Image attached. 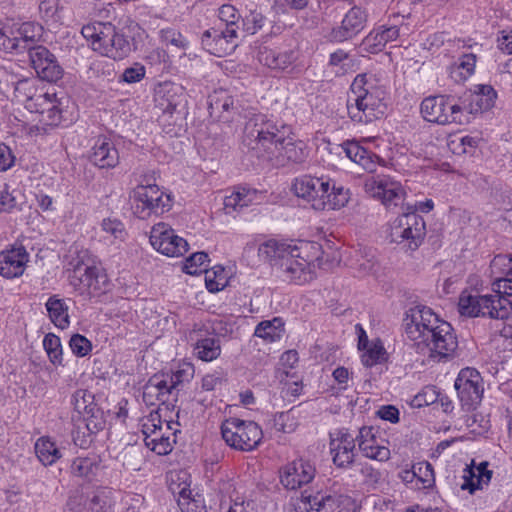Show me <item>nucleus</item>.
Masks as SVG:
<instances>
[{
    "label": "nucleus",
    "instance_id": "f257e3e1",
    "mask_svg": "<svg viewBox=\"0 0 512 512\" xmlns=\"http://www.w3.org/2000/svg\"><path fill=\"white\" fill-rule=\"evenodd\" d=\"M285 125H277L265 114H252L245 122L243 143L274 167L302 163L307 156L302 142L287 137Z\"/></svg>",
    "mask_w": 512,
    "mask_h": 512
},
{
    "label": "nucleus",
    "instance_id": "f03ea898",
    "mask_svg": "<svg viewBox=\"0 0 512 512\" xmlns=\"http://www.w3.org/2000/svg\"><path fill=\"white\" fill-rule=\"evenodd\" d=\"M403 322L407 337L418 349H426L430 357L448 358L458 347L451 324L440 319L427 306L417 305L410 308Z\"/></svg>",
    "mask_w": 512,
    "mask_h": 512
},
{
    "label": "nucleus",
    "instance_id": "7ed1b4c3",
    "mask_svg": "<svg viewBox=\"0 0 512 512\" xmlns=\"http://www.w3.org/2000/svg\"><path fill=\"white\" fill-rule=\"evenodd\" d=\"M258 255L289 281L303 284L313 279L311 263L301 256L297 245L270 239L259 246Z\"/></svg>",
    "mask_w": 512,
    "mask_h": 512
},
{
    "label": "nucleus",
    "instance_id": "20e7f679",
    "mask_svg": "<svg viewBox=\"0 0 512 512\" xmlns=\"http://www.w3.org/2000/svg\"><path fill=\"white\" fill-rule=\"evenodd\" d=\"M383 94L381 89L368 83L366 74L357 75L347 101L349 117L355 122L369 123L383 116L387 108Z\"/></svg>",
    "mask_w": 512,
    "mask_h": 512
},
{
    "label": "nucleus",
    "instance_id": "39448f33",
    "mask_svg": "<svg viewBox=\"0 0 512 512\" xmlns=\"http://www.w3.org/2000/svg\"><path fill=\"white\" fill-rule=\"evenodd\" d=\"M92 49L113 60H123L132 52V44L122 31L111 22H93L81 29Z\"/></svg>",
    "mask_w": 512,
    "mask_h": 512
},
{
    "label": "nucleus",
    "instance_id": "423d86ee",
    "mask_svg": "<svg viewBox=\"0 0 512 512\" xmlns=\"http://www.w3.org/2000/svg\"><path fill=\"white\" fill-rule=\"evenodd\" d=\"M83 256H78L70 262L73 267L72 273L69 276L70 284L82 296L89 299L92 297L104 294L109 287V279L105 271L90 263V259Z\"/></svg>",
    "mask_w": 512,
    "mask_h": 512
},
{
    "label": "nucleus",
    "instance_id": "0eeeda50",
    "mask_svg": "<svg viewBox=\"0 0 512 512\" xmlns=\"http://www.w3.org/2000/svg\"><path fill=\"white\" fill-rule=\"evenodd\" d=\"M426 235V223L415 211H407L399 215L392 223L389 237L391 242L403 245L415 251L422 244Z\"/></svg>",
    "mask_w": 512,
    "mask_h": 512
},
{
    "label": "nucleus",
    "instance_id": "6e6552de",
    "mask_svg": "<svg viewBox=\"0 0 512 512\" xmlns=\"http://www.w3.org/2000/svg\"><path fill=\"white\" fill-rule=\"evenodd\" d=\"M423 118L439 125L467 124V118L462 114L458 100L451 95H437L426 97L421 103Z\"/></svg>",
    "mask_w": 512,
    "mask_h": 512
},
{
    "label": "nucleus",
    "instance_id": "1a4fd4ad",
    "mask_svg": "<svg viewBox=\"0 0 512 512\" xmlns=\"http://www.w3.org/2000/svg\"><path fill=\"white\" fill-rule=\"evenodd\" d=\"M221 434L227 445L241 451L255 449L263 437L257 423L238 418L226 419L221 425Z\"/></svg>",
    "mask_w": 512,
    "mask_h": 512
},
{
    "label": "nucleus",
    "instance_id": "9d476101",
    "mask_svg": "<svg viewBox=\"0 0 512 512\" xmlns=\"http://www.w3.org/2000/svg\"><path fill=\"white\" fill-rule=\"evenodd\" d=\"M134 214L140 219L159 216L172 207V198L155 184H140L133 191Z\"/></svg>",
    "mask_w": 512,
    "mask_h": 512
},
{
    "label": "nucleus",
    "instance_id": "9b49d317",
    "mask_svg": "<svg viewBox=\"0 0 512 512\" xmlns=\"http://www.w3.org/2000/svg\"><path fill=\"white\" fill-rule=\"evenodd\" d=\"M454 387L463 409L466 411L476 409L483 396L479 372L472 368L462 369L455 380Z\"/></svg>",
    "mask_w": 512,
    "mask_h": 512
},
{
    "label": "nucleus",
    "instance_id": "f8f14e48",
    "mask_svg": "<svg viewBox=\"0 0 512 512\" xmlns=\"http://www.w3.org/2000/svg\"><path fill=\"white\" fill-rule=\"evenodd\" d=\"M295 195L311 203L315 210H325V198L329 197V179L304 175L293 183Z\"/></svg>",
    "mask_w": 512,
    "mask_h": 512
},
{
    "label": "nucleus",
    "instance_id": "ddd939ff",
    "mask_svg": "<svg viewBox=\"0 0 512 512\" xmlns=\"http://www.w3.org/2000/svg\"><path fill=\"white\" fill-rule=\"evenodd\" d=\"M150 243L158 252L168 257H180L188 251L187 241L176 235L165 223H158L152 227Z\"/></svg>",
    "mask_w": 512,
    "mask_h": 512
},
{
    "label": "nucleus",
    "instance_id": "4468645a",
    "mask_svg": "<svg viewBox=\"0 0 512 512\" xmlns=\"http://www.w3.org/2000/svg\"><path fill=\"white\" fill-rule=\"evenodd\" d=\"M497 93L491 85H476L473 91L465 93L458 98L462 114L467 118V124L471 115L490 110L495 105Z\"/></svg>",
    "mask_w": 512,
    "mask_h": 512
},
{
    "label": "nucleus",
    "instance_id": "2eb2a0df",
    "mask_svg": "<svg viewBox=\"0 0 512 512\" xmlns=\"http://www.w3.org/2000/svg\"><path fill=\"white\" fill-rule=\"evenodd\" d=\"M74 409L83 415L85 429L91 432H99L105 427L103 411L94 402V395L85 389L75 391L72 397Z\"/></svg>",
    "mask_w": 512,
    "mask_h": 512
},
{
    "label": "nucleus",
    "instance_id": "dca6fc26",
    "mask_svg": "<svg viewBox=\"0 0 512 512\" xmlns=\"http://www.w3.org/2000/svg\"><path fill=\"white\" fill-rule=\"evenodd\" d=\"M30 62L39 78L48 82H57L63 77V68L55 55L46 47L38 45L30 49Z\"/></svg>",
    "mask_w": 512,
    "mask_h": 512
},
{
    "label": "nucleus",
    "instance_id": "f3484780",
    "mask_svg": "<svg viewBox=\"0 0 512 512\" xmlns=\"http://www.w3.org/2000/svg\"><path fill=\"white\" fill-rule=\"evenodd\" d=\"M366 22V12L358 6H354L345 14L341 25L331 30L329 38L334 42L350 40L364 29Z\"/></svg>",
    "mask_w": 512,
    "mask_h": 512
},
{
    "label": "nucleus",
    "instance_id": "a211bd4d",
    "mask_svg": "<svg viewBox=\"0 0 512 512\" xmlns=\"http://www.w3.org/2000/svg\"><path fill=\"white\" fill-rule=\"evenodd\" d=\"M315 471L308 461L294 460L280 470V481L285 488L294 490L311 482Z\"/></svg>",
    "mask_w": 512,
    "mask_h": 512
},
{
    "label": "nucleus",
    "instance_id": "6ab92c4d",
    "mask_svg": "<svg viewBox=\"0 0 512 512\" xmlns=\"http://www.w3.org/2000/svg\"><path fill=\"white\" fill-rule=\"evenodd\" d=\"M366 188L375 198L382 200L387 206H398L404 199L405 192L400 183L390 180L386 177H373L366 182Z\"/></svg>",
    "mask_w": 512,
    "mask_h": 512
},
{
    "label": "nucleus",
    "instance_id": "aec40b11",
    "mask_svg": "<svg viewBox=\"0 0 512 512\" xmlns=\"http://www.w3.org/2000/svg\"><path fill=\"white\" fill-rule=\"evenodd\" d=\"M28 261L29 254L22 245L3 251L0 253V275L5 278L19 277L24 273Z\"/></svg>",
    "mask_w": 512,
    "mask_h": 512
},
{
    "label": "nucleus",
    "instance_id": "412c9836",
    "mask_svg": "<svg viewBox=\"0 0 512 512\" xmlns=\"http://www.w3.org/2000/svg\"><path fill=\"white\" fill-rule=\"evenodd\" d=\"M208 110L210 117L223 123H232L238 115L233 97L224 91L209 96Z\"/></svg>",
    "mask_w": 512,
    "mask_h": 512
},
{
    "label": "nucleus",
    "instance_id": "4be33fe9",
    "mask_svg": "<svg viewBox=\"0 0 512 512\" xmlns=\"http://www.w3.org/2000/svg\"><path fill=\"white\" fill-rule=\"evenodd\" d=\"M489 295H471L463 292L459 297L458 309L461 315L468 317L498 316L496 312L489 310Z\"/></svg>",
    "mask_w": 512,
    "mask_h": 512
},
{
    "label": "nucleus",
    "instance_id": "5701e85b",
    "mask_svg": "<svg viewBox=\"0 0 512 512\" xmlns=\"http://www.w3.org/2000/svg\"><path fill=\"white\" fill-rule=\"evenodd\" d=\"M90 161L102 169L114 168L119 162V154L111 142L99 139L93 147Z\"/></svg>",
    "mask_w": 512,
    "mask_h": 512
},
{
    "label": "nucleus",
    "instance_id": "b1692460",
    "mask_svg": "<svg viewBox=\"0 0 512 512\" xmlns=\"http://www.w3.org/2000/svg\"><path fill=\"white\" fill-rule=\"evenodd\" d=\"M258 59L263 65L276 70L291 72L290 68L295 61V54L293 51L277 52L267 47L259 51Z\"/></svg>",
    "mask_w": 512,
    "mask_h": 512
},
{
    "label": "nucleus",
    "instance_id": "393cba45",
    "mask_svg": "<svg viewBox=\"0 0 512 512\" xmlns=\"http://www.w3.org/2000/svg\"><path fill=\"white\" fill-rule=\"evenodd\" d=\"M399 36V29L390 26L381 30L370 32L363 40L364 49L372 54L382 51L385 45Z\"/></svg>",
    "mask_w": 512,
    "mask_h": 512
},
{
    "label": "nucleus",
    "instance_id": "a878e982",
    "mask_svg": "<svg viewBox=\"0 0 512 512\" xmlns=\"http://www.w3.org/2000/svg\"><path fill=\"white\" fill-rule=\"evenodd\" d=\"M16 35L19 40V52L27 50L30 53V49L35 47L33 44L38 41L42 35V27L31 22H26L17 29Z\"/></svg>",
    "mask_w": 512,
    "mask_h": 512
},
{
    "label": "nucleus",
    "instance_id": "bb28decb",
    "mask_svg": "<svg viewBox=\"0 0 512 512\" xmlns=\"http://www.w3.org/2000/svg\"><path fill=\"white\" fill-rule=\"evenodd\" d=\"M45 306L49 318L55 326L61 329H65L69 326L68 306L63 299L51 296Z\"/></svg>",
    "mask_w": 512,
    "mask_h": 512
},
{
    "label": "nucleus",
    "instance_id": "cd10ccee",
    "mask_svg": "<svg viewBox=\"0 0 512 512\" xmlns=\"http://www.w3.org/2000/svg\"><path fill=\"white\" fill-rule=\"evenodd\" d=\"M35 452L39 461L45 466L52 465L61 457V453L55 443L45 437L37 440Z\"/></svg>",
    "mask_w": 512,
    "mask_h": 512
},
{
    "label": "nucleus",
    "instance_id": "c85d7f7f",
    "mask_svg": "<svg viewBox=\"0 0 512 512\" xmlns=\"http://www.w3.org/2000/svg\"><path fill=\"white\" fill-rule=\"evenodd\" d=\"M283 325L281 318L277 317L271 321H262L256 326L254 335L266 341L274 342L281 338Z\"/></svg>",
    "mask_w": 512,
    "mask_h": 512
},
{
    "label": "nucleus",
    "instance_id": "c756f323",
    "mask_svg": "<svg viewBox=\"0 0 512 512\" xmlns=\"http://www.w3.org/2000/svg\"><path fill=\"white\" fill-rule=\"evenodd\" d=\"M346 156L353 162L359 164L366 170H371L373 162L368 150L360 146L357 142H346L342 145Z\"/></svg>",
    "mask_w": 512,
    "mask_h": 512
},
{
    "label": "nucleus",
    "instance_id": "7c9ffc66",
    "mask_svg": "<svg viewBox=\"0 0 512 512\" xmlns=\"http://www.w3.org/2000/svg\"><path fill=\"white\" fill-rule=\"evenodd\" d=\"M492 477V471H484V474H476L472 467L464 470V482L461 485L462 490H468L471 494L477 489L482 488V484H488Z\"/></svg>",
    "mask_w": 512,
    "mask_h": 512
},
{
    "label": "nucleus",
    "instance_id": "2f4dec72",
    "mask_svg": "<svg viewBox=\"0 0 512 512\" xmlns=\"http://www.w3.org/2000/svg\"><path fill=\"white\" fill-rule=\"evenodd\" d=\"M71 473L74 476L90 478L99 469V463L95 457H77L72 461Z\"/></svg>",
    "mask_w": 512,
    "mask_h": 512
},
{
    "label": "nucleus",
    "instance_id": "473e14b6",
    "mask_svg": "<svg viewBox=\"0 0 512 512\" xmlns=\"http://www.w3.org/2000/svg\"><path fill=\"white\" fill-rule=\"evenodd\" d=\"M195 352L201 360L212 361L220 355L219 340L216 338L201 339L196 343Z\"/></svg>",
    "mask_w": 512,
    "mask_h": 512
},
{
    "label": "nucleus",
    "instance_id": "72a5a7b5",
    "mask_svg": "<svg viewBox=\"0 0 512 512\" xmlns=\"http://www.w3.org/2000/svg\"><path fill=\"white\" fill-rule=\"evenodd\" d=\"M56 100V93L46 92L29 97L26 106L30 111L43 115L48 108L53 107Z\"/></svg>",
    "mask_w": 512,
    "mask_h": 512
},
{
    "label": "nucleus",
    "instance_id": "f704fd0d",
    "mask_svg": "<svg viewBox=\"0 0 512 512\" xmlns=\"http://www.w3.org/2000/svg\"><path fill=\"white\" fill-rule=\"evenodd\" d=\"M359 449L365 457L373 460L386 461L390 458V450L385 446H380L376 439L375 441H360Z\"/></svg>",
    "mask_w": 512,
    "mask_h": 512
},
{
    "label": "nucleus",
    "instance_id": "c9c22d12",
    "mask_svg": "<svg viewBox=\"0 0 512 512\" xmlns=\"http://www.w3.org/2000/svg\"><path fill=\"white\" fill-rule=\"evenodd\" d=\"M251 202V199L248 198V191L246 189L238 190L233 192L229 196H225L223 201V209L226 214H231L238 209L246 207Z\"/></svg>",
    "mask_w": 512,
    "mask_h": 512
},
{
    "label": "nucleus",
    "instance_id": "e433bc0d",
    "mask_svg": "<svg viewBox=\"0 0 512 512\" xmlns=\"http://www.w3.org/2000/svg\"><path fill=\"white\" fill-rule=\"evenodd\" d=\"M208 254L205 252L193 253L189 258L186 259V263L183 267V271L190 275H196L201 272H209L207 267Z\"/></svg>",
    "mask_w": 512,
    "mask_h": 512
},
{
    "label": "nucleus",
    "instance_id": "4c0bfd02",
    "mask_svg": "<svg viewBox=\"0 0 512 512\" xmlns=\"http://www.w3.org/2000/svg\"><path fill=\"white\" fill-rule=\"evenodd\" d=\"M43 346L50 361L53 364L62 363V346L58 336L52 333H48L43 340Z\"/></svg>",
    "mask_w": 512,
    "mask_h": 512
},
{
    "label": "nucleus",
    "instance_id": "58836bf2",
    "mask_svg": "<svg viewBox=\"0 0 512 512\" xmlns=\"http://www.w3.org/2000/svg\"><path fill=\"white\" fill-rule=\"evenodd\" d=\"M490 296V304L489 310H492V312H496L499 315L498 316H489L490 318L494 319H504L507 318L510 310L512 309V303L511 301L505 296H501V294L497 295H489Z\"/></svg>",
    "mask_w": 512,
    "mask_h": 512
},
{
    "label": "nucleus",
    "instance_id": "ea45409f",
    "mask_svg": "<svg viewBox=\"0 0 512 512\" xmlns=\"http://www.w3.org/2000/svg\"><path fill=\"white\" fill-rule=\"evenodd\" d=\"M349 200L348 190H345L343 187H333L329 186V197L325 198L326 209H340L344 207Z\"/></svg>",
    "mask_w": 512,
    "mask_h": 512
},
{
    "label": "nucleus",
    "instance_id": "a19ab883",
    "mask_svg": "<svg viewBox=\"0 0 512 512\" xmlns=\"http://www.w3.org/2000/svg\"><path fill=\"white\" fill-rule=\"evenodd\" d=\"M157 430H162L161 415L158 410H153L142 419V433L145 436V441L157 434Z\"/></svg>",
    "mask_w": 512,
    "mask_h": 512
},
{
    "label": "nucleus",
    "instance_id": "79ce46f5",
    "mask_svg": "<svg viewBox=\"0 0 512 512\" xmlns=\"http://www.w3.org/2000/svg\"><path fill=\"white\" fill-rule=\"evenodd\" d=\"M331 453L333 454V462L338 467H347L354 461V450L346 447L335 446V440L331 443Z\"/></svg>",
    "mask_w": 512,
    "mask_h": 512
},
{
    "label": "nucleus",
    "instance_id": "37998d69",
    "mask_svg": "<svg viewBox=\"0 0 512 512\" xmlns=\"http://www.w3.org/2000/svg\"><path fill=\"white\" fill-rule=\"evenodd\" d=\"M411 477H417L425 487H429L434 482V470L429 462H420L413 466Z\"/></svg>",
    "mask_w": 512,
    "mask_h": 512
},
{
    "label": "nucleus",
    "instance_id": "c03bdc74",
    "mask_svg": "<svg viewBox=\"0 0 512 512\" xmlns=\"http://www.w3.org/2000/svg\"><path fill=\"white\" fill-rule=\"evenodd\" d=\"M272 426L278 432L291 433L296 429L297 423L290 412H281L274 416Z\"/></svg>",
    "mask_w": 512,
    "mask_h": 512
},
{
    "label": "nucleus",
    "instance_id": "a18cd8bd",
    "mask_svg": "<svg viewBox=\"0 0 512 512\" xmlns=\"http://www.w3.org/2000/svg\"><path fill=\"white\" fill-rule=\"evenodd\" d=\"M0 47L7 52H19V40L16 32L9 27L0 28Z\"/></svg>",
    "mask_w": 512,
    "mask_h": 512
},
{
    "label": "nucleus",
    "instance_id": "49530a36",
    "mask_svg": "<svg viewBox=\"0 0 512 512\" xmlns=\"http://www.w3.org/2000/svg\"><path fill=\"white\" fill-rule=\"evenodd\" d=\"M69 346L72 352L78 357L86 356L92 349L91 342L83 335L74 334L70 341Z\"/></svg>",
    "mask_w": 512,
    "mask_h": 512
},
{
    "label": "nucleus",
    "instance_id": "de8ad7c7",
    "mask_svg": "<svg viewBox=\"0 0 512 512\" xmlns=\"http://www.w3.org/2000/svg\"><path fill=\"white\" fill-rule=\"evenodd\" d=\"M146 446L158 455H167L173 449L170 437L165 435H159V439L146 440Z\"/></svg>",
    "mask_w": 512,
    "mask_h": 512
},
{
    "label": "nucleus",
    "instance_id": "09e8293b",
    "mask_svg": "<svg viewBox=\"0 0 512 512\" xmlns=\"http://www.w3.org/2000/svg\"><path fill=\"white\" fill-rule=\"evenodd\" d=\"M266 17L256 11H251L243 20L245 30L249 34L257 33L265 25Z\"/></svg>",
    "mask_w": 512,
    "mask_h": 512
},
{
    "label": "nucleus",
    "instance_id": "8fccbe9b",
    "mask_svg": "<svg viewBox=\"0 0 512 512\" xmlns=\"http://www.w3.org/2000/svg\"><path fill=\"white\" fill-rule=\"evenodd\" d=\"M385 354V349L382 345H373L362 355V363L366 367H372L381 362Z\"/></svg>",
    "mask_w": 512,
    "mask_h": 512
},
{
    "label": "nucleus",
    "instance_id": "3c124183",
    "mask_svg": "<svg viewBox=\"0 0 512 512\" xmlns=\"http://www.w3.org/2000/svg\"><path fill=\"white\" fill-rule=\"evenodd\" d=\"M62 120V110L60 108V102L57 99L53 104V107L41 115L40 121L49 126H57Z\"/></svg>",
    "mask_w": 512,
    "mask_h": 512
},
{
    "label": "nucleus",
    "instance_id": "603ef678",
    "mask_svg": "<svg viewBox=\"0 0 512 512\" xmlns=\"http://www.w3.org/2000/svg\"><path fill=\"white\" fill-rule=\"evenodd\" d=\"M145 67L135 63L132 67L126 68L121 75V79L126 83H136L145 77Z\"/></svg>",
    "mask_w": 512,
    "mask_h": 512
},
{
    "label": "nucleus",
    "instance_id": "864d4df0",
    "mask_svg": "<svg viewBox=\"0 0 512 512\" xmlns=\"http://www.w3.org/2000/svg\"><path fill=\"white\" fill-rule=\"evenodd\" d=\"M59 9V0H41L39 12L45 21L55 20Z\"/></svg>",
    "mask_w": 512,
    "mask_h": 512
},
{
    "label": "nucleus",
    "instance_id": "5fc2aeb1",
    "mask_svg": "<svg viewBox=\"0 0 512 512\" xmlns=\"http://www.w3.org/2000/svg\"><path fill=\"white\" fill-rule=\"evenodd\" d=\"M97 432H91L85 429V426L81 428L78 426L75 430H73V442L76 446L80 448H88L89 445L93 442V435Z\"/></svg>",
    "mask_w": 512,
    "mask_h": 512
},
{
    "label": "nucleus",
    "instance_id": "6e6d98bb",
    "mask_svg": "<svg viewBox=\"0 0 512 512\" xmlns=\"http://www.w3.org/2000/svg\"><path fill=\"white\" fill-rule=\"evenodd\" d=\"M439 393L436 392L434 387H426L422 393L414 397L413 403L415 406H428L438 401Z\"/></svg>",
    "mask_w": 512,
    "mask_h": 512
},
{
    "label": "nucleus",
    "instance_id": "4d7b16f0",
    "mask_svg": "<svg viewBox=\"0 0 512 512\" xmlns=\"http://www.w3.org/2000/svg\"><path fill=\"white\" fill-rule=\"evenodd\" d=\"M101 226L103 231L113 235L115 238L122 239L124 236V225L117 219H104Z\"/></svg>",
    "mask_w": 512,
    "mask_h": 512
},
{
    "label": "nucleus",
    "instance_id": "13d9d810",
    "mask_svg": "<svg viewBox=\"0 0 512 512\" xmlns=\"http://www.w3.org/2000/svg\"><path fill=\"white\" fill-rule=\"evenodd\" d=\"M236 37H237V23L226 24V28L224 30H222V29H214L213 30V40L216 42H219V41L229 42Z\"/></svg>",
    "mask_w": 512,
    "mask_h": 512
},
{
    "label": "nucleus",
    "instance_id": "bf43d9fd",
    "mask_svg": "<svg viewBox=\"0 0 512 512\" xmlns=\"http://www.w3.org/2000/svg\"><path fill=\"white\" fill-rule=\"evenodd\" d=\"M218 17L225 24H234L238 22L240 15L234 6L225 4L219 8Z\"/></svg>",
    "mask_w": 512,
    "mask_h": 512
},
{
    "label": "nucleus",
    "instance_id": "052dcab7",
    "mask_svg": "<svg viewBox=\"0 0 512 512\" xmlns=\"http://www.w3.org/2000/svg\"><path fill=\"white\" fill-rule=\"evenodd\" d=\"M149 380H155L154 385L157 393H159V401L164 403L167 400L168 395L172 392L170 384L167 380L157 375L152 376Z\"/></svg>",
    "mask_w": 512,
    "mask_h": 512
},
{
    "label": "nucleus",
    "instance_id": "680f3d73",
    "mask_svg": "<svg viewBox=\"0 0 512 512\" xmlns=\"http://www.w3.org/2000/svg\"><path fill=\"white\" fill-rule=\"evenodd\" d=\"M15 157L13 156L11 149L0 143V171H6L14 164Z\"/></svg>",
    "mask_w": 512,
    "mask_h": 512
},
{
    "label": "nucleus",
    "instance_id": "e2e57ef3",
    "mask_svg": "<svg viewBox=\"0 0 512 512\" xmlns=\"http://www.w3.org/2000/svg\"><path fill=\"white\" fill-rule=\"evenodd\" d=\"M494 291L498 294H504L507 297L512 296V277L498 278L493 282Z\"/></svg>",
    "mask_w": 512,
    "mask_h": 512
},
{
    "label": "nucleus",
    "instance_id": "0e129e2a",
    "mask_svg": "<svg viewBox=\"0 0 512 512\" xmlns=\"http://www.w3.org/2000/svg\"><path fill=\"white\" fill-rule=\"evenodd\" d=\"M377 415L381 419L390 421L391 423H397L399 421V410L392 405L382 406L377 411Z\"/></svg>",
    "mask_w": 512,
    "mask_h": 512
},
{
    "label": "nucleus",
    "instance_id": "69168bd1",
    "mask_svg": "<svg viewBox=\"0 0 512 512\" xmlns=\"http://www.w3.org/2000/svg\"><path fill=\"white\" fill-rule=\"evenodd\" d=\"M16 206V199L7 189L0 192V212L10 213Z\"/></svg>",
    "mask_w": 512,
    "mask_h": 512
},
{
    "label": "nucleus",
    "instance_id": "338daca9",
    "mask_svg": "<svg viewBox=\"0 0 512 512\" xmlns=\"http://www.w3.org/2000/svg\"><path fill=\"white\" fill-rule=\"evenodd\" d=\"M180 506L183 512H207L202 501L196 499L183 498Z\"/></svg>",
    "mask_w": 512,
    "mask_h": 512
},
{
    "label": "nucleus",
    "instance_id": "774afa93",
    "mask_svg": "<svg viewBox=\"0 0 512 512\" xmlns=\"http://www.w3.org/2000/svg\"><path fill=\"white\" fill-rule=\"evenodd\" d=\"M155 380H148L143 389V400L146 404H154V400H159V393L154 385Z\"/></svg>",
    "mask_w": 512,
    "mask_h": 512
}]
</instances>
